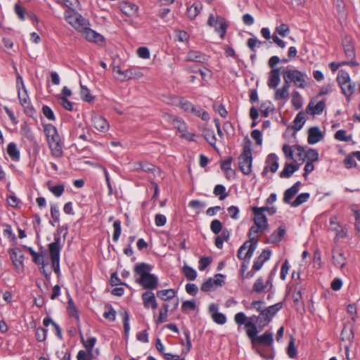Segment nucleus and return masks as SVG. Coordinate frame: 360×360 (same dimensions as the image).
Segmentation results:
<instances>
[{
	"mask_svg": "<svg viewBox=\"0 0 360 360\" xmlns=\"http://www.w3.org/2000/svg\"><path fill=\"white\" fill-rule=\"evenodd\" d=\"M304 122H305L304 116L303 113L300 112L296 115V117L294 120L295 125H294L293 128L297 131L300 130L301 128L302 127V126L304 125Z\"/></svg>",
	"mask_w": 360,
	"mask_h": 360,
	"instance_id": "52",
	"label": "nucleus"
},
{
	"mask_svg": "<svg viewBox=\"0 0 360 360\" xmlns=\"http://www.w3.org/2000/svg\"><path fill=\"white\" fill-rule=\"evenodd\" d=\"M354 339V333L352 329L345 326L341 332V341L346 342L345 345H351Z\"/></svg>",
	"mask_w": 360,
	"mask_h": 360,
	"instance_id": "27",
	"label": "nucleus"
},
{
	"mask_svg": "<svg viewBox=\"0 0 360 360\" xmlns=\"http://www.w3.org/2000/svg\"><path fill=\"white\" fill-rule=\"evenodd\" d=\"M333 263L334 264L342 269L345 266L346 264V259L344 257L343 254L340 252H335L333 255Z\"/></svg>",
	"mask_w": 360,
	"mask_h": 360,
	"instance_id": "40",
	"label": "nucleus"
},
{
	"mask_svg": "<svg viewBox=\"0 0 360 360\" xmlns=\"http://www.w3.org/2000/svg\"><path fill=\"white\" fill-rule=\"evenodd\" d=\"M212 262L210 257H203L199 260V270L204 271Z\"/></svg>",
	"mask_w": 360,
	"mask_h": 360,
	"instance_id": "63",
	"label": "nucleus"
},
{
	"mask_svg": "<svg viewBox=\"0 0 360 360\" xmlns=\"http://www.w3.org/2000/svg\"><path fill=\"white\" fill-rule=\"evenodd\" d=\"M202 9V4L200 1L193 3L191 6L187 8L188 17L193 20L200 13Z\"/></svg>",
	"mask_w": 360,
	"mask_h": 360,
	"instance_id": "26",
	"label": "nucleus"
},
{
	"mask_svg": "<svg viewBox=\"0 0 360 360\" xmlns=\"http://www.w3.org/2000/svg\"><path fill=\"white\" fill-rule=\"evenodd\" d=\"M135 170H142L145 172L152 173L154 175H160V169L153 165L146 162H137L134 163Z\"/></svg>",
	"mask_w": 360,
	"mask_h": 360,
	"instance_id": "14",
	"label": "nucleus"
},
{
	"mask_svg": "<svg viewBox=\"0 0 360 360\" xmlns=\"http://www.w3.org/2000/svg\"><path fill=\"white\" fill-rule=\"evenodd\" d=\"M323 139V135L317 127H311L308 131V143L315 144Z\"/></svg>",
	"mask_w": 360,
	"mask_h": 360,
	"instance_id": "21",
	"label": "nucleus"
},
{
	"mask_svg": "<svg viewBox=\"0 0 360 360\" xmlns=\"http://www.w3.org/2000/svg\"><path fill=\"white\" fill-rule=\"evenodd\" d=\"M143 304L145 308L155 309L158 307V303L154 293L152 291H146L141 295Z\"/></svg>",
	"mask_w": 360,
	"mask_h": 360,
	"instance_id": "16",
	"label": "nucleus"
},
{
	"mask_svg": "<svg viewBox=\"0 0 360 360\" xmlns=\"http://www.w3.org/2000/svg\"><path fill=\"white\" fill-rule=\"evenodd\" d=\"M285 229L283 226L278 227L268 238V243H277L280 242L285 235Z\"/></svg>",
	"mask_w": 360,
	"mask_h": 360,
	"instance_id": "28",
	"label": "nucleus"
},
{
	"mask_svg": "<svg viewBox=\"0 0 360 360\" xmlns=\"http://www.w3.org/2000/svg\"><path fill=\"white\" fill-rule=\"evenodd\" d=\"M292 104L296 110H298L302 106V98L300 93L294 91L292 95Z\"/></svg>",
	"mask_w": 360,
	"mask_h": 360,
	"instance_id": "48",
	"label": "nucleus"
},
{
	"mask_svg": "<svg viewBox=\"0 0 360 360\" xmlns=\"http://www.w3.org/2000/svg\"><path fill=\"white\" fill-rule=\"evenodd\" d=\"M115 77L121 81L124 82L127 80V70H122L120 66H114L112 69Z\"/></svg>",
	"mask_w": 360,
	"mask_h": 360,
	"instance_id": "43",
	"label": "nucleus"
},
{
	"mask_svg": "<svg viewBox=\"0 0 360 360\" xmlns=\"http://www.w3.org/2000/svg\"><path fill=\"white\" fill-rule=\"evenodd\" d=\"M80 338L81 342L84 347L86 349L89 355L91 356H93V349L96 342V338L94 337H91L88 338V340H85L82 333H80Z\"/></svg>",
	"mask_w": 360,
	"mask_h": 360,
	"instance_id": "30",
	"label": "nucleus"
},
{
	"mask_svg": "<svg viewBox=\"0 0 360 360\" xmlns=\"http://www.w3.org/2000/svg\"><path fill=\"white\" fill-rule=\"evenodd\" d=\"M255 319L257 324L261 327L267 326L271 321L264 310L259 313V316H255Z\"/></svg>",
	"mask_w": 360,
	"mask_h": 360,
	"instance_id": "37",
	"label": "nucleus"
},
{
	"mask_svg": "<svg viewBox=\"0 0 360 360\" xmlns=\"http://www.w3.org/2000/svg\"><path fill=\"white\" fill-rule=\"evenodd\" d=\"M290 84H288L284 82L282 87L279 89H276L275 94H274V100L280 101L284 100L287 101L289 97V89Z\"/></svg>",
	"mask_w": 360,
	"mask_h": 360,
	"instance_id": "23",
	"label": "nucleus"
},
{
	"mask_svg": "<svg viewBox=\"0 0 360 360\" xmlns=\"http://www.w3.org/2000/svg\"><path fill=\"white\" fill-rule=\"evenodd\" d=\"M255 316H252L248 318V321L245 323V328L246 329V333L248 338L251 340V342H254V340L257 336L258 330L256 324L255 323Z\"/></svg>",
	"mask_w": 360,
	"mask_h": 360,
	"instance_id": "13",
	"label": "nucleus"
},
{
	"mask_svg": "<svg viewBox=\"0 0 360 360\" xmlns=\"http://www.w3.org/2000/svg\"><path fill=\"white\" fill-rule=\"evenodd\" d=\"M64 186L62 184L49 186V190L56 197H60L64 192Z\"/></svg>",
	"mask_w": 360,
	"mask_h": 360,
	"instance_id": "61",
	"label": "nucleus"
},
{
	"mask_svg": "<svg viewBox=\"0 0 360 360\" xmlns=\"http://www.w3.org/2000/svg\"><path fill=\"white\" fill-rule=\"evenodd\" d=\"M60 240L61 239L59 236H55L54 241L49 245L51 265L56 274H59L60 272Z\"/></svg>",
	"mask_w": 360,
	"mask_h": 360,
	"instance_id": "5",
	"label": "nucleus"
},
{
	"mask_svg": "<svg viewBox=\"0 0 360 360\" xmlns=\"http://www.w3.org/2000/svg\"><path fill=\"white\" fill-rule=\"evenodd\" d=\"M186 60L198 63H206L208 61V56L197 51H190L187 53Z\"/></svg>",
	"mask_w": 360,
	"mask_h": 360,
	"instance_id": "17",
	"label": "nucleus"
},
{
	"mask_svg": "<svg viewBox=\"0 0 360 360\" xmlns=\"http://www.w3.org/2000/svg\"><path fill=\"white\" fill-rule=\"evenodd\" d=\"M283 307L282 302H278L274 305L269 306L264 309V311L269 316L271 320H272L273 317L277 314V312L281 310Z\"/></svg>",
	"mask_w": 360,
	"mask_h": 360,
	"instance_id": "39",
	"label": "nucleus"
},
{
	"mask_svg": "<svg viewBox=\"0 0 360 360\" xmlns=\"http://www.w3.org/2000/svg\"><path fill=\"white\" fill-rule=\"evenodd\" d=\"M113 236L112 240L114 242H117L121 235V222L120 220L115 221L113 223Z\"/></svg>",
	"mask_w": 360,
	"mask_h": 360,
	"instance_id": "56",
	"label": "nucleus"
},
{
	"mask_svg": "<svg viewBox=\"0 0 360 360\" xmlns=\"http://www.w3.org/2000/svg\"><path fill=\"white\" fill-rule=\"evenodd\" d=\"M283 307L282 302H278L274 305L269 306L264 309V311L269 316L271 320H272L273 317L277 314V312L281 310Z\"/></svg>",
	"mask_w": 360,
	"mask_h": 360,
	"instance_id": "38",
	"label": "nucleus"
},
{
	"mask_svg": "<svg viewBox=\"0 0 360 360\" xmlns=\"http://www.w3.org/2000/svg\"><path fill=\"white\" fill-rule=\"evenodd\" d=\"M283 152L287 159L292 160L300 166L305 160V151L303 147L295 145L290 146L285 144L283 146Z\"/></svg>",
	"mask_w": 360,
	"mask_h": 360,
	"instance_id": "4",
	"label": "nucleus"
},
{
	"mask_svg": "<svg viewBox=\"0 0 360 360\" xmlns=\"http://www.w3.org/2000/svg\"><path fill=\"white\" fill-rule=\"evenodd\" d=\"M91 121L94 128L100 132L105 133L108 131L110 128V124L108 121L100 115H92Z\"/></svg>",
	"mask_w": 360,
	"mask_h": 360,
	"instance_id": "11",
	"label": "nucleus"
},
{
	"mask_svg": "<svg viewBox=\"0 0 360 360\" xmlns=\"http://www.w3.org/2000/svg\"><path fill=\"white\" fill-rule=\"evenodd\" d=\"M305 159L309 162H316L319 160V153L315 149H309L305 152Z\"/></svg>",
	"mask_w": 360,
	"mask_h": 360,
	"instance_id": "57",
	"label": "nucleus"
},
{
	"mask_svg": "<svg viewBox=\"0 0 360 360\" xmlns=\"http://www.w3.org/2000/svg\"><path fill=\"white\" fill-rule=\"evenodd\" d=\"M202 134L205 139L211 146H215L217 139L213 130L210 129H205L202 131Z\"/></svg>",
	"mask_w": 360,
	"mask_h": 360,
	"instance_id": "45",
	"label": "nucleus"
},
{
	"mask_svg": "<svg viewBox=\"0 0 360 360\" xmlns=\"http://www.w3.org/2000/svg\"><path fill=\"white\" fill-rule=\"evenodd\" d=\"M287 354L290 359H294L297 356V352L295 346V340L291 338L288 346Z\"/></svg>",
	"mask_w": 360,
	"mask_h": 360,
	"instance_id": "53",
	"label": "nucleus"
},
{
	"mask_svg": "<svg viewBox=\"0 0 360 360\" xmlns=\"http://www.w3.org/2000/svg\"><path fill=\"white\" fill-rule=\"evenodd\" d=\"M22 89V91L18 89V98L21 105L24 107H27L29 105V96L25 87Z\"/></svg>",
	"mask_w": 360,
	"mask_h": 360,
	"instance_id": "49",
	"label": "nucleus"
},
{
	"mask_svg": "<svg viewBox=\"0 0 360 360\" xmlns=\"http://www.w3.org/2000/svg\"><path fill=\"white\" fill-rule=\"evenodd\" d=\"M248 244L247 245L248 250L245 252V256L248 257V259H250L257 248V240H249L248 241Z\"/></svg>",
	"mask_w": 360,
	"mask_h": 360,
	"instance_id": "54",
	"label": "nucleus"
},
{
	"mask_svg": "<svg viewBox=\"0 0 360 360\" xmlns=\"http://www.w3.org/2000/svg\"><path fill=\"white\" fill-rule=\"evenodd\" d=\"M127 80L129 79H139L143 77V72L137 67H130L127 70Z\"/></svg>",
	"mask_w": 360,
	"mask_h": 360,
	"instance_id": "36",
	"label": "nucleus"
},
{
	"mask_svg": "<svg viewBox=\"0 0 360 360\" xmlns=\"http://www.w3.org/2000/svg\"><path fill=\"white\" fill-rule=\"evenodd\" d=\"M79 32L88 41H94L96 43L102 42L103 37L101 34L96 33L93 30L89 27V25H85L84 29H82Z\"/></svg>",
	"mask_w": 360,
	"mask_h": 360,
	"instance_id": "12",
	"label": "nucleus"
},
{
	"mask_svg": "<svg viewBox=\"0 0 360 360\" xmlns=\"http://www.w3.org/2000/svg\"><path fill=\"white\" fill-rule=\"evenodd\" d=\"M169 311V304H163L161 307V308L159 309V315L155 320L156 324L165 323L167 321V314Z\"/></svg>",
	"mask_w": 360,
	"mask_h": 360,
	"instance_id": "34",
	"label": "nucleus"
},
{
	"mask_svg": "<svg viewBox=\"0 0 360 360\" xmlns=\"http://www.w3.org/2000/svg\"><path fill=\"white\" fill-rule=\"evenodd\" d=\"M252 150L248 146L243 147V153L238 158L239 168L245 175H249L252 172Z\"/></svg>",
	"mask_w": 360,
	"mask_h": 360,
	"instance_id": "6",
	"label": "nucleus"
},
{
	"mask_svg": "<svg viewBox=\"0 0 360 360\" xmlns=\"http://www.w3.org/2000/svg\"><path fill=\"white\" fill-rule=\"evenodd\" d=\"M10 257L13 265L17 269L23 268V254L18 248H13L9 250Z\"/></svg>",
	"mask_w": 360,
	"mask_h": 360,
	"instance_id": "15",
	"label": "nucleus"
},
{
	"mask_svg": "<svg viewBox=\"0 0 360 360\" xmlns=\"http://www.w3.org/2000/svg\"><path fill=\"white\" fill-rule=\"evenodd\" d=\"M103 316L110 321H114L115 320L116 311L111 305L107 304L105 306Z\"/></svg>",
	"mask_w": 360,
	"mask_h": 360,
	"instance_id": "47",
	"label": "nucleus"
},
{
	"mask_svg": "<svg viewBox=\"0 0 360 360\" xmlns=\"http://www.w3.org/2000/svg\"><path fill=\"white\" fill-rule=\"evenodd\" d=\"M7 153L12 160L18 161L20 160V151L15 143L11 142L8 145Z\"/></svg>",
	"mask_w": 360,
	"mask_h": 360,
	"instance_id": "31",
	"label": "nucleus"
},
{
	"mask_svg": "<svg viewBox=\"0 0 360 360\" xmlns=\"http://www.w3.org/2000/svg\"><path fill=\"white\" fill-rule=\"evenodd\" d=\"M337 82L340 88L350 82L351 78L349 73L343 70H340L338 73Z\"/></svg>",
	"mask_w": 360,
	"mask_h": 360,
	"instance_id": "35",
	"label": "nucleus"
},
{
	"mask_svg": "<svg viewBox=\"0 0 360 360\" xmlns=\"http://www.w3.org/2000/svg\"><path fill=\"white\" fill-rule=\"evenodd\" d=\"M259 231L261 232V228L257 226L256 224L251 226L248 233V236L250 240H257V234Z\"/></svg>",
	"mask_w": 360,
	"mask_h": 360,
	"instance_id": "62",
	"label": "nucleus"
},
{
	"mask_svg": "<svg viewBox=\"0 0 360 360\" xmlns=\"http://www.w3.org/2000/svg\"><path fill=\"white\" fill-rule=\"evenodd\" d=\"M65 20L75 29L79 32L85 25H89L88 21L75 10H68L65 12Z\"/></svg>",
	"mask_w": 360,
	"mask_h": 360,
	"instance_id": "7",
	"label": "nucleus"
},
{
	"mask_svg": "<svg viewBox=\"0 0 360 360\" xmlns=\"http://www.w3.org/2000/svg\"><path fill=\"white\" fill-rule=\"evenodd\" d=\"M280 82V68L272 69L269 74L268 86L270 89H276Z\"/></svg>",
	"mask_w": 360,
	"mask_h": 360,
	"instance_id": "20",
	"label": "nucleus"
},
{
	"mask_svg": "<svg viewBox=\"0 0 360 360\" xmlns=\"http://www.w3.org/2000/svg\"><path fill=\"white\" fill-rule=\"evenodd\" d=\"M213 193L216 196H219L220 200H224L227 196L226 188L221 184H218L214 187Z\"/></svg>",
	"mask_w": 360,
	"mask_h": 360,
	"instance_id": "50",
	"label": "nucleus"
},
{
	"mask_svg": "<svg viewBox=\"0 0 360 360\" xmlns=\"http://www.w3.org/2000/svg\"><path fill=\"white\" fill-rule=\"evenodd\" d=\"M44 131L52 156L59 158L63 156V146L60 135L55 126L47 124L44 126Z\"/></svg>",
	"mask_w": 360,
	"mask_h": 360,
	"instance_id": "2",
	"label": "nucleus"
},
{
	"mask_svg": "<svg viewBox=\"0 0 360 360\" xmlns=\"http://www.w3.org/2000/svg\"><path fill=\"white\" fill-rule=\"evenodd\" d=\"M182 271L188 281H194L197 277L196 271L188 265L183 266Z\"/></svg>",
	"mask_w": 360,
	"mask_h": 360,
	"instance_id": "42",
	"label": "nucleus"
},
{
	"mask_svg": "<svg viewBox=\"0 0 360 360\" xmlns=\"http://www.w3.org/2000/svg\"><path fill=\"white\" fill-rule=\"evenodd\" d=\"M343 48L345 56L351 60H355L354 46L352 41L346 40L343 43Z\"/></svg>",
	"mask_w": 360,
	"mask_h": 360,
	"instance_id": "33",
	"label": "nucleus"
},
{
	"mask_svg": "<svg viewBox=\"0 0 360 360\" xmlns=\"http://www.w3.org/2000/svg\"><path fill=\"white\" fill-rule=\"evenodd\" d=\"M336 8L338 11V15L340 20H341L342 19H345V18L346 17L345 6V4L342 0L337 1Z\"/></svg>",
	"mask_w": 360,
	"mask_h": 360,
	"instance_id": "55",
	"label": "nucleus"
},
{
	"mask_svg": "<svg viewBox=\"0 0 360 360\" xmlns=\"http://www.w3.org/2000/svg\"><path fill=\"white\" fill-rule=\"evenodd\" d=\"M178 131L181 134V138H184L188 141H194V137L195 135L194 133L189 132L188 131V126L186 123L180 127Z\"/></svg>",
	"mask_w": 360,
	"mask_h": 360,
	"instance_id": "41",
	"label": "nucleus"
},
{
	"mask_svg": "<svg viewBox=\"0 0 360 360\" xmlns=\"http://www.w3.org/2000/svg\"><path fill=\"white\" fill-rule=\"evenodd\" d=\"M264 209L257 207H252V212L255 214L254 223L261 228V232L266 231L269 227L267 218L264 214Z\"/></svg>",
	"mask_w": 360,
	"mask_h": 360,
	"instance_id": "10",
	"label": "nucleus"
},
{
	"mask_svg": "<svg viewBox=\"0 0 360 360\" xmlns=\"http://www.w3.org/2000/svg\"><path fill=\"white\" fill-rule=\"evenodd\" d=\"M36 339L39 342H44L47 336V330L46 328L39 327L36 330Z\"/></svg>",
	"mask_w": 360,
	"mask_h": 360,
	"instance_id": "58",
	"label": "nucleus"
},
{
	"mask_svg": "<svg viewBox=\"0 0 360 360\" xmlns=\"http://www.w3.org/2000/svg\"><path fill=\"white\" fill-rule=\"evenodd\" d=\"M80 94L82 100L85 101L91 102L94 99V97L91 95L89 90L83 85H81Z\"/></svg>",
	"mask_w": 360,
	"mask_h": 360,
	"instance_id": "59",
	"label": "nucleus"
},
{
	"mask_svg": "<svg viewBox=\"0 0 360 360\" xmlns=\"http://www.w3.org/2000/svg\"><path fill=\"white\" fill-rule=\"evenodd\" d=\"M300 168L299 165L292 163H285L283 169L280 173V177L289 178L293 173Z\"/></svg>",
	"mask_w": 360,
	"mask_h": 360,
	"instance_id": "25",
	"label": "nucleus"
},
{
	"mask_svg": "<svg viewBox=\"0 0 360 360\" xmlns=\"http://www.w3.org/2000/svg\"><path fill=\"white\" fill-rule=\"evenodd\" d=\"M309 196L310 195L309 193H302L300 194L292 202H291V205L292 207H297L307 202L309 198Z\"/></svg>",
	"mask_w": 360,
	"mask_h": 360,
	"instance_id": "51",
	"label": "nucleus"
},
{
	"mask_svg": "<svg viewBox=\"0 0 360 360\" xmlns=\"http://www.w3.org/2000/svg\"><path fill=\"white\" fill-rule=\"evenodd\" d=\"M325 107L326 103L324 101H319L316 105H314V103L311 101L307 106V109L312 115H320L323 112Z\"/></svg>",
	"mask_w": 360,
	"mask_h": 360,
	"instance_id": "29",
	"label": "nucleus"
},
{
	"mask_svg": "<svg viewBox=\"0 0 360 360\" xmlns=\"http://www.w3.org/2000/svg\"><path fill=\"white\" fill-rule=\"evenodd\" d=\"M334 137L338 141L345 142H349L352 139V136L351 134L347 135L346 131L343 129L337 131L334 135Z\"/></svg>",
	"mask_w": 360,
	"mask_h": 360,
	"instance_id": "46",
	"label": "nucleus"
},
{
	"mask_svg": "<svg viewBox=\"0 0 360 360\" xmlns=\"http://www.w3.org/2000/svg\"><path fill=\"white\" fill-rule=\"evenodd\" d=\"M175 295L176 291L174 289L160 290L157 292V297L164 301L172 300Z\"/></svg>",
	"mask_w": 360,
	"mask_h": 360,
	"instance_id": "32",
	"label": "nucleus"
},
{
	"mask_svg": "<svg viewBox=\"0 0 360 360\" xmlns=\"http://www.w3.org/2000/svg\"><path fill=\"white\" fill-rule=\"evenodd\" d=\"M272 287V284L270 281H267L266 283L262 277L258 278L255 282L252 287V292L257 293L262 292L265 290H269Z\"/></svg>",
	"mask_w": 360,
	"mask_h": 360,
	"instance_id": "22",
	"label": "nucleus"
},
{
	"mask_svg": "<svg viewBox=\"0 0 360 360\" xmlns=\"http://www.w3.org/2000/svg\"><path fill=\"white\" fill-rule=\"evenodd\" d=\"M284 82L290 84L292 82L296 86L304 89L307 86V75L296 69H287L283 72Z\"/></svg>",
	"mask_w": 360,
	"mask_h": 360,
	"instance_id": "3",
	"label": "nucleus"
},
{
	"mask_svg": "<svg viewBox=\"0 0 360 360\" xmlns=\"http://www.w3.org/2000/svg\"><path fill=\"white\" fill-rule=\"evenodd\" d=\"M153 266L146 263H139L134 266V275L136 282L141 285L144 289L152 291L155 290L158 286V277L150 274Z\"/></svg>",
	"mask_w": 360,
	"mask_h": 360,
	"instance_id": "1",
	"label": "nucleus"
},
{
	"mask_svg": "<svg viewBox=\"0 0 360 360\" xmlns=\"http://www.w3.org/2000/svg\"><path fill=\"white\" fill-rule=\"evenodd\" d=\"M300 185L301 182L297 181L292 187L285 191L283 201L285 203L290 202L291 199L298 193Z\"/></svg>",
	"mask_w": 360,
	"mask_h": 360,
	"instance_id": "24",
	"label": "nucleus"
},
{
	"mask_svg": "<svg viewBox=\"0 0 360 360\" xmlns=\"http://www.w3.org/2000/svg\"><path fill=\"white\" fill-rule=\"evenodd\" d=\"M212 318L215 323L220 325L224 324L226 321V318L225 315L219 312L213 313L212 315Z\"/></svg>",
	"mask_w": 360,
	"mask_h": 360,
	"instance_id": "60",
	"label": "nucleus"
},
{
	"mask_svg": "<svg viewBox=\"0 0 360 360\" xmlns=\"http://www.w3.org/2000/svg\"><path fill=\"white\" fill-rule=\"evenodd\" d=\"M279 164H278V158L274 153H271L267 156L266 160V166L264 167L263 173L267 171L268 169L274 173L278 170Z\"/></svg>",
	"mask_w": 360,
	"mask_h": 360,
	"instance_id": "19",
	"label": "nucleus"
},
{
	"mask_svg": "<svg viewBox=\"0 0 360 360\" xmlns=\"http://www.w3.org/2000/svg\"><path fill=\"white\" fill-rule=\"evenodd\" d=\"M207 25L214 28L221 39L224 38L228 24L224 18L219 15L215 17L213 14H210L207 20Z\"/></svg>",
	"mask_w": 360,
	"mask_h": 360,
	"instance_id": "9",
	"label": "nucleus"
},
{
	"mask_svg": "<svg viewBox=\"0 0 360 360\" xmlns=\"http://www.w3.org/2000/svg\"><path fill=\"white\" fill-rule=\"evenodd\" d=\"M179 107L185 112H191L194 115L200 117L202 120L207 121L210 119L209 114L199 106H195L188 100L181 98L179 102Z\"/></svg>",
	"mask_w": 360,
	"mask_h": 360,
	"instance_id": "8",
	"label": "nucleus"
},
{
	"mask_svg": "<svg viewBox=\"0 0 360 360\" xmlns=\"http://www.w3.org/2000/svg\"><path fill=\"white\" fill-rule=\"evenodd\" d=\"M210 229L214 233L218 234L221 231L222 224L219 219H214L211 222Z\"/></svg>",
	"mask_w": 360,
	"mask_h": 360,
	"instance_id": "64",
	"label": "nucleus"
},
{
	"mask_svg": "<svg viewBox=\"0 0 360 360\" xmlns=\"http://www.w3.org/2000/svg\"><path fill=\"white\" fill-rule=\"evenodd\" d=\"M274 334L271 331H266L264 334L257 336L252 344H259L264 346H271L274 342Z\"/></svg>",
	"mask_w": 360,
	"mask_h": 360,
	"instance_id": "18",
	"label": "nucleus"
},
{
	"mask_svg": "<svg viewBox=\"0 0 360 360\" xmlns=\"http://www.w3.org/2000/svg\"><path fill=\"white\" fill-rule=\"evenodd\" d=\"M342 93L347 97V101L350 100V97L353 94L355 85L352 84L351 82L347 83L346 85H344L341 88Z\"/></svg>",
	"mask_w": 360,
	"mask_h": 360,
	"instance_id": "44",
	"label": "nucleus"
}]
</instances>
